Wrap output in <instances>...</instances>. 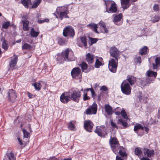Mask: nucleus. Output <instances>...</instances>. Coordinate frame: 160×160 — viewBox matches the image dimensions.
I'll use <instances>...</instances> for the list:
<instances>
[{
	"mask_svg": "<svg viewBox=\"0 0 160 160\" xmlns=\"http://www.w3.org/2000/svg\"><path fill=\"white\" fill-rule=\"evenodd\" d=\"M136 81V78L132 76L128 77L126 80H124L121 85L122 93L127 95H130L131 92V86L134 84Z\"/></svg>",
	"mask_w": 160,
	"mask_h": 160,
	"instance_id": "1",
	"label": "nucleus"
},
{
	"mask_svg": "<svg viewBox=\"0 0 160 160\" xmlns=\"http://www.w3.org/2000/svg\"><path fill=\"white\" fill-rule=\"evenodd\" d=\"M57 60L60 63H62L64 60L67 62L73 61L75 60L73 53L71 49L67 48L58 55Z\"/></svg>",
	"mask_w": 160,
	"mask_h": 160,
	"instance_id": "2",
	"label": "nucleus"
},
{
	"mask_svg": "<svg viewBox=\"0 0 160 160\" xmlns=\"http://www.w3.org/2000/svg\"><path fill=\"white\" fill-rule=\"evenodd\" d=\"M59 15V17L55 14L53 13L54 15L56 16V18H59L62 20L64 18H69L68 14L69 13V11L68 10V7L66 6L58 7L57 8L56 12Z\"/></svg>",
	"mask_w": 160,
	"mask_h": 160,
	"instance_id": "3",
	"label": "nucleus"
},
{
	"mask_svg": "<svg viewBox=\"0 0 160 160\" xmlns=\"http://www.w3.org/2000/svg\"><path fill=\"white\" fill-rule=\"evenodd\" d=\"M109 144L111 149L114 153L117 152V150L120 147V145L117 138L116 137H110Z\"/></svg>",
	"mask_w": 160,
	"mask_h": 160,
	"instance_id": "4",
	"label": "nucleus"
},
{
	"mask_svg": "<svg viewBox=\"0 0 160 160\" xmlns=\"http://www.w3.org/2000/svg\"><path fill=\"white\" fill-rule=\"evenodd\" d=\"M63 35L65 37H68L72 38L75 35L74 30L71 26H67L63 29Z\"/></svg>",
	"mask_w": 160,
	"mask_h": 160,
	"instance_id": "5",
	"label": "nucleus"
},
{
	"mask_svg": "<svg viewBox=\"0 0 160 160\" xmlns=\"http://www.w3.org/2000/svg\"><path fill=\"white\" fill-rule=\"evenodd\" d=\"M118 60L111 58L108 61V68L109 71L112 73H115L118 66Z\"/></svg>",
	"mask_w": 160,
	"mask_h": 160,
	"instance_id": "6",
	"label": "nucleus"
},
{
	"mask_svg": "<svg viewBox=\"0 0 160 160\" xmlns=\"http://www.w3.org/2000/svg\"><path fill=\"white\" fill-rule=\"evenodd\" d=\"M72 91L70 93L71 100L75 102H78L81 96V92L79 90H72Z\"/></svg>",
	"mask_w": 160,
	"mask_h": 160,
	"instance_id": "7",
	"label": "nucleus"
},
{
	"mask_svg": "<svg viewBox=\"0 0 160 160\" xmlns=\"http://www.w3.org/2000/svg\"><path fill=\"white\" fill-rule=\"evenodd\" d=\"M71 74L73 78L77 80L81 79L82 74L81 70L78 67L73 68L71 70Z\"/></svg>",
	"mask_w": 160,
	"mask_h": 160,
	"instance_id": "8",
	"label": "nucleus"
},
{
	"mask_svg": "<svg viewBox=\"0 0 160 160\" xmlns=\"http://www.w3.org/2000/svg\"><path fill=\"white\" fill-rule=\"evenodd\" d=\"M7 98L8 101L12 102H14L17 97L16 92L12 89H9L7 91Z\"/></svg>",
	"mask_w": 160,
	"mask_h": 160,
	"instance_id": "9",
	"label": "nucleus"
},
{
	"mask_svg": "<svg viewBox=\"0 0 160 160\" xmlns=\"http://www.w3.org/2000/svg\"><path fill=\"white\" fill-rule=\"evenodd\" d=\"M109 52L110 56L114 58V59L118 60L119 58L120 51L115 47H111Z\"/></svg>",
	"mask_w": 160,
	"mask_h": 160,
	"instance_id": "10",
	"label": "nucleus"
},
{
	"mask_svg": "<svg viewBox=\"0 0 160 160\" xmlns=\"http://www.w3.org/2000/svg\"><path fill=\"white\" fill-rule=\"evenodd\" d=\"M114 14L113 15V16ZM113 20V22L114 23L117 25H121L123 22V16L122 13L119 14L118 15H116Z\"/></svg>",
	"mask_w": 160,
	"mask_h": 160,
	"instance_id": "11",
	"label": "nucleus"
},
{
	"mask_svg": "<svg viewBox=\"0 0 160 160\" xmlns=\"http://www.w3.org/2000/svg\"><path fill=\"white\" fill-rule=\"evenodd\" d=\"M68 92H64L61 95L60 97V101L63 103H67L71 100L70 95L68 94Z\"/></svg>",
	"mask_w": 160,
	"mask_h": 160,
	"instance_id": "12",
	"label": "nucleus"
},
{
	"mask_svg": "<svg viewBox=\"0 0 160 160\" xmlns=\"http://www.w3.org/2000/svg\"><path fill=\"white\" fill-rule=\"evenodd\" d=\"M97 106L96 104H93L91 108H88L84 113L87 115L95 114L97 111Z\"/></svg>",
	"mask_w": 160,
	"mask_h": 160,
	"instance_id": "13",
	"label": "nucleus"
},
{
	"mask_svg": "<svg viewBox=\"0 0 160 160\" xmlns=\"http://www.w3.org/2000/svg\"><path fill=\"white\" fill-rule=\"evenodd\" d=\"M93 126V123L90 120H86L84 122V128L87 132H91Z\"/></svg>",
	"mask_w": 160,
	"mask_h": 160,
	"instance_id": "14",
	"label": "nucleus"
},
{
	"mask_svg": "<svg viewBox=\"0 0 160 160\" xmlns=\"http://www.w3.org/2000/svg\"><path fill=\"white\" fill-rule=\"evenodd\" d=\"M79 66L81 68L82 71L85 73H88L91 71L90 68H88V64L85 62H82L79 64ZM93 68L92 66H90V68Z\"/></svg>",
	"mask_w": 160,
	"mask_h": 160,
	"instance_id": "15",
	"label": "nucleus"
},
{
	"mask_svg": "<svg viewBox=\"0 0 160 160\" xmlns=\"http://www.w3.org/2000/svg\"><path fill=\"white\" fill-rule=\"evenodd\" d=\"M94 132L100 137L105 138L107 135V132L105 131H102L100 128L97 127Z\"/></svg>",
	"mask_w": 160,
	"mask_h": 160,
	"instance_id": "16",
	"label": "nucleus"
},
{
	"mask_svg": "<svg viewBox=\"0 0 160 160\" xmlns=\"http://www.w3.org/2000/svg\"><path fill=\"white\" fill-rule=\"evenodd\" d=\"M117 7L116 6V4L114 2H113V3L111 4L110 7L106 9V11L105 12H107L108 13H113L116 12L117 11Z\"/></svg>",
	"mask_w": 160,
	"mask_h": 160,
	"instance_id": "17",
	"label": "nucleus"
},
{
	"mask_svg": "<svg viewBox=\"0 0 160 160\" xmlns=\"http://www.w3.org/2000/svg\"><path fill=\"white\" fill-rule=\"evenodd\" d=\"M143 151L144 155H146L147 157L151 158L153 157L155 154L154 151L153 149L144 148Z\"/></svg>",
	"mask_w": 160,
	"mask_h": 160,
	"instance_id": "18",
	"label": "nucleus"
},
{
	"mask_svg": "<svg viewBox=\"0 0 160 160\" xmlns=\"http://www.w3.org/2000/svg\"><path fill=\"white\" fill-rule=\"evenodd\" d=\"M155 80L154 78L147 77L145 79L142 80V84L144 86H147L148 84L153 82Z\"/></svg>",
	"mask_w": 160,
	"mask_h": 160,
	"instance_id": "19",
	"label": "nucleus"
},
{
	"mask_svg": "<svg viewBox=\"0 0 160 160\" xmlns=\"http://www.w3.org/2000/svg\"><path fill=\"white\" fill-rule=\"evenodd\" d=\"M120 2L121 6L124 10L128 9L131 5L130 0H120Z\"/></svg>",
	"mask_w": 160,
	"mask_h": 160,
	"instance_id": "20",
	"label": "nucleus"
},
{
	"mask_svg": "<svg viewBox=\"0 0 160 160\" xmlns=\"http://www.w3.org/2000/svg\"><path fill=\"white\" fill-rule=\"evenodd\" d=\"M94 55L90 53L86 54V60L88 64H91L94 62Z\"/></svg>",
	"mask_w": 160,
	"mask_h": 160,
	"instance_id": "21",
	"label": "nucleus"
},
{
	"mask_svg": "<svg viewBox=\"0 0 160 160\" xmlns=\"http://www.w3.org/2000/svg\"><path fill=\"white\" fill-rule=\"evenodd\" d=\"M14 56H15L14 58L11 60L9 64L10 68L12 69H15L14 67L17 64L18 59V57L17 56H16L15 54H14Z\"/></svg>",
	"mask_w": 160,
	"mask_h": 160,
	"instance_id": "22",
	"label": "nucleus"
},
{
	"mask_svg": "<svg viewBox=\"0 0 160 160\" xmlns=\"http://www.w3.org/2000/svg\"><path fill=\"white\" fill-rule=\"evenodd\" d=\"M22 50H32L35 49V46L31 45L28 43H25L22 45Z\"/></svg>",
	"mask_w": 160,
	"mask_h": 160,
	"instance_id": "23",
	"label": "nucleus"
},
{
	"mask_svg": "<svg viewBox=\"0 0 160 160\" xmlns=\"http://www.w3.org/2000/svg\"><path fill=\"white\" fill-rule=\"evenodd\" d=\"M103 59L101 57H98L96 59L95 67L96 68H99L103 65Z\"/></svg>",
	"mask_w": 160,
	"mask_h": 160,
	"instance_id": "24",
	"label": "nucleus"
},
{
	"mask_svg": "<svg viewBox=\"0 0 160 160\" xmlns=\"http://www.w3.org/2000/svg\"><path fill=\"white\" fill-rule=\"evenodd\" d=\"M157 74V73L156 72L150 70L147 71L145 74L146 76L154 78V79H156Z\"/></svg>",
	"mask_w": 160,
	"mask_h": 160,
	"instance_id": "25",
	"label": "nucleus"
},
{
	"mask_svg": "<svg viewBox=\"0 0 160 160\" xmlns=\"http://www.w3.org/2000/svg\"><path fill=\"white\" fill-rule=\"evenodd\" d=\"M152 68L153 69H158L160 66V57L156 58L155 60V63H153Z\"/></svg>",
	"mask_w": 160,
	"mask_h": 160,
	"instance_id": "26",
	"label": "nucleus"
},
{
	"mask_svg": "<svg viewBox=\"0 0 160 160\" xmlns=\"http://www.w3.org/2000/svg\"><path fill=\"white\" fill-rule=\"evenodd\" d=\"M99 25L101 27L102 32L103 33H107L108 30L106 27L105 23L102 21H101L98 23Z\"/></svg>",
	"mask_w": 160,
	"mask_h": 160,
	"instance_id": "27",
	"label": "nucleus"
},
{
	"mask_svg": "<svg viewBox=\"0 0 160 160\" xmlns=\"http://www.w3.org/2000/svg\"><path fill=\"white\" fill-rule=\"evenodd\" d=\"M87 27L93 30L96 33H98L97 31L98 28L97 24L94 23H91L87 25Z\"/></svg>",
	"mask_w": 160,
	"mask_h": 160,
	"instance_id": "28",
	"label": "nucleus"
},
{
	"mask_svg": "<svg viewBox=\"0 0 160 160\" xmlns=\"http://www.w3.org/2000/svg\"><path fill=\"white\" fill-rule=\"evenodd\" d=\"M118 148V149L117 150V152L114 153L115 154H117L119 153L120 155L122 158L127 156V154L122 146H120V147Z\"/></svg>",
	"mask_w": 160,
	"mask_h": 160,
	"instance_id": "29",
	"label": "nucleus"
},
{
	"mask_svg": "<svg viewBox=\"0 0 160 160\" xmlns=\"http://www.w3.org/2000/svg\"><path fill=\"white\" fill-rule=\"evenodd\" d=\"M104 108L106 112L108 115L112 114L113 112L112 108L109 104H106L104 105Z\"/></svg>",
	"mask_w": 160,
	"mask_h": 160,
	"instance_id": "30",
	"label": "nucleus"
},
{
	"mask_svg": "<svg viewBox=\"0 0 160 160\" xmlns=\"http://www.w3.org/2000/svg\"><path fill=\"white\" fill-rule=\"evenodd\" d=\"M22 23L23 24V29L24 31H28L29 30V27L28 25L29 22L28 20H22Z\"/></svg>",
	"mask_w": 160,
	"mask_h": 160,
	"instance_id": "31",
	"label": "nucleus"
},
{
	"mask_svg": "<svg viewBox=\"0 0 160 160\" xmlns=\"http://www.w3.org/2000/svg\"><path fill=\"white\" fill-rule=\"evenodd\" d=\"M118 123L122 125L123 127L122 128L124 129L128 126V125L127 122L122 119H118Z\"/></svg>",
	"mask_w": 160,
	"mask_h": 160,
	"instance_id": "32",
	"label": "nucleus"
},
{
	"mask_svg": "<svg viewBox=\"0 0 160 160\" xmlns=\"http://www.w3.org/2000/svg\"><path fill=\"white\" fill-rule=\"evenodd\" d=\"M6 155L8 160H16V158L15 157L14 153L12 152L7 153Z\"/></svg>",
	"mask_w": 160,
	"mask_h": 160,
	"instance_id": "33",
	"label": "nucleus"
},
{
	"mask_svg": "<svg viewBox=\"0 0 160 160\" xmlns=\"http://www.w3.org/2000/svg\"><path fill=\"white\" fill-rule=\"evenodd\" d=\"M148 48L146 46H144L141 48L139 51V53L141 55H145L147 54Z\"/></svg>",
	"mask_w": 160,
	"mask_h": 160,
	"instance_id": "34",
	"label": "nucleus"
},
{
	"mask_svg": "<svg viewBox=\"0 0 160 160\" xmlns=\"http://www.w3.org/2000/svg\"><path fill=\"white\" fill-rule=\"evenodd\" d=\"M39 33V32H36L33 28H32L31 29L30 32V34L31 36L32 37H37Z\"/></svg>",
	"mask_w": 160,
	"mask_h": 160,
	"instance_id": "35",
	"label": "nucleus"
},
{
	"mask_svg": "<svg viewBox=\"0 0 160 160\" xmlns=\"http://www.w3.org/2000/svg\"><path fill=\"white\" fill-rule=\"evenodd\" d=\"M144 127L140 124H138L134 127V130L135 132L136 131H139L140 130L144 129Z\"/></svg>",
	"mask_w": 160,
	"mask_h": 160,
	"instance_id": "36",
	"label": "nucleus"
},
{
	"mask_svg": "<svg viewBox=\"0 0 160 160\" xmlns=\"http://www.w3.org/2000/svg\"><path fill=\"white\" fill-rule=\"evenodd\" d=\"M134 152L135 154L138 156V157H140L141 155L142 154V152L141 149L138 147H137L135 148Z\"/></svg>",
	"mask_w": 160,
	"mask_h": 160,
	"instance_id": "37",
	"label": "nucleus"
},
{
	"mask_svg": "<svg viewBox=\"0 0 160 160\" xmlns=\"http://www.w3.org/2000/svg\"><path fill=\"white\" fill-rule=\"evenodd\" d=\"M73 121H71L68 124V128L71 131H75L76 129L75 126L74 124L72 123Z\"/></svg>",
	"mask_w": 160,
	"mask_h": 160,
	"instance_id": "38",
	"label": "nucleus"
},
{
	"mask_svg": "<svg viewBox=\"0 0 160 160\" xmlns=\"http://www.w3.org/2000/svg\"><path fill=\"white\" fill-rule=\"evenodd\" d=\"M32 85L34 87L35 90L38 91L40 90L42 87L41 84L40 82L33 83Z\"/></svg>",
	"mask_w": 160,
	"mask_h": 160,
	"instance_id": "39",
	"label": "nucleus"
},
{
	"mask_svg": "<svg viewBox=\"0 0 160 160\" xmlns=\"http://www.w3.org/2000/svg\"><path fill=\"white\" fill-rule=\"evenodd\" d=\"M41 1V0H36L32 6V8H36L40 4Z\"/></svg>",
	"mask_w": 160,
	"mask_h": 160,
	"instance_id": "40",
	"label": "nucleus"
},
{
	"mask_svg": "<svg viewBox=\"0 0 160 160\" xmlns=\"http://www.w3.org/2000/svg\"><path fill=\"white\" fill-rule=\"evenodd\" d=\"M113 2L114 1L112 0H107L105 1V4L106 6V9H107L110 6H111V4L112 3H113Z\"/></svg>",
	"mask_w": 160,
	"mask_h": 160,
	"instance_id": "41",
	"label": "nucleus"
},
{
	"mask_svg": "<svg viewBox=\"0 0 160 160\" xmlns=\"http://www.w3.org/2000/svg\"><path fill=\"white\" fill-rule=\"evenodd\" d=\"M22 131L23 133L24 138H28L30 135L29 133L24 128L22 129Z\"/></svg>",
	"mask_w": 160,
	"mask_h": 160,
	"instance_id": "42",
	"label": "nucleus"
},
{
	"mask_svg": "<svg viewBox=\"0 0 160 160\" xmlns=\"http://www.w3.org/2000/svg\"><path fill=\"white\" fill-rule=\"evenodd\" d=\"M2 47L4 50H6L8 48V46L7 42V41L4 40L2 43Z\"/></svg>",
	"mask_w": 160,
	"mask_h": 160,
	"instance_id": "43",
	"label": "nucleus"
},
{
	"mask_svg": "<svg viewBox=\"0 0 160 160\" xmlns=\"http://www.w3.org/2000/svg\"><path fill=\"white\" fill-rule=\"evenodd\" d=\"M21 3L26 8H28V4L31 2H28V0H27V1H26V0H21Z\"/></svg>",
	"mask_w": 160,
	"mask_h": 160,
	"instance_id": "44",
	"label": "nucleus"
},
{
	"mask_svg": "<svg viewBox=\"0 0 160 160\" xmlns=\"http://www.w3.org/2000/svg\"><path fill=\"white\" fill-rule=\"evenodd\" d=\"M83 93L84 94L83 95V100L84 101H85L90 99V97L87 96V93L85 89L84 90Z\"/></svg>",
	"mask_w": 160,
	"mask_h": 160,
	"instance_id": "45",
	"label": "nucleus"
},
{
	"mask_svg": "<svg viewBox=\"0 0 160 160\" xmlns=\"http://www.w3.org/2000/svg\"><path fill=\"white\" fill-rule=\"evenodd\" d=\"M121 114L122 116L125 119H128V118L127 115V113L124 109H122L121 112Z\"/></svg>",
	"mask_w": 160,
	"mask_h": 160,
	"instance_id": "46",
	"label": "nucleus"
},
{
	"mask_svg": "<svg viewBox=\"0 0 160 160\" xmlns=\"http://www.w3.org/2000/svg\"><path fill=\"white\" fill-rule=\"evenodd\" d=\"M80 40L81 42L83 44V45L86 47L87 46V39L85 37H81L80 38Z\"/></svg>",
	"mask_w": 160,
	"mask_h": 160,
	"instance_id": "47",
	"label": "nucleus"
},
{
	"mask_svg": "<svg viewBox=\"0 0 160 160\" xmlns=\"http://www.w3.org/2000/svg\"><path fill=\"white\" fill-rule=\"evenodd\" d=\"M10 25V22L9 21L5 22L2 25L3 28L6 29L8 28Z\"/></svg>",
	"mask_w": 160,
	"mask_h": 160,
	"instance_id": "48",
	"label": "nucleus"
},
{
	"mask_svg": "<svg viewBox=\"0 0 160 160\" xmlns=\"http://www.w3.org/2000/svg\"><path fill=\"white\" fill-rule=\"evenodd\" d=\"M66 41L65 39L63 38H61L58 39V43L61 45H63L65 44Z\"/></svg>",
	"mask_w": 160,
	"mask_h": 160,
	"instance_id": "49",
	"label": "nucleus"
},
{
	"mask_svg": "<svg viewBox=\"0 0 160 160\" xmlns=\"http://www.w3.org/2000/svg\"><path fill=\"white\" fill-rule=\"evenodd\" d=\"M49 22V19L48 18H45L43 20H38V22L39 24H42L44 22Z\"/></svg>",
	"mask_w": 160,
	"mask_h": 160,
	"instance_id": "50",
	"label": "nucleus"
},
{
	"mask_svg": "<svg viewBox=\"0 0 160 160\" xmlns=\"http://www.w3.org/2000/svg\"><path fill=\"white\" fill-rule=\"evenodd\" d=\"M159 19H160V17L158 16H155L152 19V22L153 23H155L156 22H158Z\"/></svg>",
	"mask_w": 160,
	"mask_h": 160,
	"instance_id": "51",
	"label": "nucleus"
},
{
	"mask_svg": "<svg viewBox=\"0 0 160 160\" xmlns=\"http://www.w3.org/2000/svg\"><path fill=\"white\" fill-rule=\"evenodd\" d=\"M143 130L144 129L140 130L139 131H136L135 132L138 134V136L141 137L143 135L144 133Z\"/></svg>",
	"mask_w": 160,
	"mask_h": 160,
	"instance_id": "52",
	"label": "nucleus"
},
{
	"mask_svg": "<svg viewBox=\"0 0 160 160\" xmlns=\"http://www.w3.org/2000/svg\"><path fill=\"white\" fill-rule=\"evenodd\" d=\"M108 90V88L105 86H103L100 87V91H106Z\"/></svg>",
	"mask_w": 160,
	"mask_h": 160,
	"instance_id": "53",
	"label": "nucleus"
},
{
	"mask_svg": "<svg viewBox=\"0 0 160 160\" xmlns=\"http://www.w3.org/2000/svg\"><path fill=\"white\" fill-rule=\"evenodd\" d=\"M110 123L112 126L114 128H116L117 129L118 128V127L116 123L113 122L112 120H110Z\"/></svg>",
	"mask_w": 160,
	"mask_h": 160,
	"instance_id": "54",
	"label": "nucleus"
},
{
	"mask_svg": "<svg viewBox=\"0 0 160 160\" xmlns=\"http://www.w3.org/2000/svg\"><path fill=\"white\" fill-rule=\"evenodd\" d=\"M136 62L140 64L141 62V59L140 56H137L136 58Z\"/></svg>",
	"mask_w": 160,
	"mask_h": 160,
	"instance_id": "55",
	"label": "nucleus"
},
{
	"mask_svg": "<svg viewBox=\"0 0 160 160\" xmlns=\"http://www.w3.org/2000/svg\"><path fill=\"white\" fill-rule=\"evenodd\" d=\"M153 10L155 11H159V6L158 4H155L153 6Z\"/></svg>",
	"mask_w": 160,
	"mask_h": 160,
	"instance_id": "56",
	"label": "nucleus"
},
{
	"mask_svg": "<svg viewBox=\"0 0 160 160\" xmlns=\"http://www.w3.org/2000/svg\"><path fill=\"white\" fill-rule=\"evenodd\" d=\"M27 94L28 97L30 99L34 98L35 97V95L32 94L29 92H28Z\"/></svg>",
	"mask_w": 160,
	"mask_h": 160,
	"instance_id": "57",
	"label": "nucleus"
},
{
	"mask_svg": "<svg viewBox=\"0 0 160 160\" xmlns=\"http://www.w3.org/2000/svg\"><path fill=\"white\" fill-rule=\"evenodd\" d=\"M91 40L92 44L95 43L98 41V40L96 38H91Z\"/></svg>",
	"mask_w": 160,
	"mask_h": 160,
	"instance_id": "58",
	"label": "nucleus"
},
{
	"mask_svg": "<svg viewBox=\"0 0 160 160\" xmlns=\"http://www.w3.org/2000/svg\"><path fill=\"white\" fill-rule=\"evenodd\" d=\"M139 95L138 96V97L139 98V99L140 102H142V99H143V98L142 96V93L141 92H139Z\"/></svg>",
	"mask_w": 160,
	"mask_h": 160,
	"instance_id": "59",
	"label": "nucleus"
},
{
	"mask_svg": "<svg viewBox=\"0 0 160 160\" xmlns=\"http://www.w3.org/2000/svg\"><path fill=\"white\" fill-rule=\"evenodd\" d=\"M17 139L18 140L19 144L20 145H22V140L20 139V138L19 137Z\"/></svg>",
	"mask_w": 160,
	"mask_h": 160,
	"instance_id": "60",
	"label": "nucleus"
},
{
	"mask_svg": "<svg viewBox=\"0 0 160 160\" xmlns=\"http://www.w3.org/2000/svg\"><path fill=\"white\" fill-rule=\"evenodd\" d=\"M140 160H150V159L146 157H143L140 159Z\"/></svg>",
	"mask_w": 160,
	"mask_h": 160,
	"instance_id": "61",
	"label": "nucleus"
},
{
	"mask_svg": "<svg viewBox=\"0 0 160 160\" xmlns=\"http://www.w3.org/2000/svg\"><path fill=\"white\" fill-rule=\"evenodd\" d=\"M22 18L25 19H27L28 18V16L27 14L23 16Z\"/></svg>",
	"mask_w": 160,
	"mask_h": 160,
	"instance_id": "62",
	"label": "nucleus"
},
{
	"mask_svg": "<svg viewBox=\"0 0 160 160\" xmlns=\"http://www.w3.org/2000/svg\"><path fill=\"white\" fill-rule=\"evenodd\" d=\"M116 160H124L122 159L120 157L118 156V155L116 156Z\"/></svg>",
	"mask_w": 160,
	"mask_h": 160,
	"instance_id": "63",
	"label": "nucleus"
},
{
	"mask_svg": "<svg viewBox=\"0 0 160 160\" xmlns=\"http://www.w3.org/2000/svg\"><path fill=\"white\" fill-rule=\"evenodd\" d=\"M93 92H91V95L92 97L93 98H94L95 96V92L94 90L93 91Z\"/></svg>",
	"mask_w": 160,
	"mask_h": 160,
	"instance_id": "64",
	"label": "nucleus"
}]
</instances>
